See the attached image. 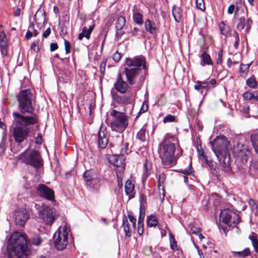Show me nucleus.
I'll use <instances>...</instances> for the list:
<instances>
[{
  "label": "nucleus",
  "instance_id": "f257e3e1",
  "mask_svg": "<svg viewBox=\"0 0 258 258\" xmlns=\"http://www.w3.org/2000/svg\"><path fill=\"white\" fill-rule=\"evenodd\" d=\"M12 125V135L15 141L21 143L27 139L30 132V126L36 124L37 118L33 116H24L14 111Z\"/></svg>",
  "mask_w": 258,
  "mask_h": 258
},
{
  "label": "nucleus",
  "instance_id": "f03ea898",
  "mask_svg": "<svg viewBox=\"0 0 258 258\" xmlns=\"http://www.w3.org/2000/svg\"><path fill=\"white\" fill-rule=\"evenodd\" d=\"M7 248L17 258H27L30 250L27 246V236L25 233L15 231L8 238Z\"/></svg>",
  "mask_w": 258,
  "mask_h": 258
},
{
  "label": "nucleus",
  "instance_id": "7ed1b4c3",
  "mask_svg": "<svg viewBox=\"0 0 258 258\" xmlns=\"http://www.w3.org/2000/svg\"><path fill=\"white\" fill-rule=\"evenodd\" d=\"M174 140L173 137L167 135L160 144L159 154L165 168H168L176 163Z\"/></svg>",
  "mask_w": 258,
  "mask_h": 258
},
{
  "label": "nucleus",
  "instance_id": "20e7f679",
  "mask_svg": "<svg viewBox=\"0 0 258 258\" xmlns=\"http://www.w3.org/2000/svg\"><path fill=\"white\" fill-rule=\"evenodd\" d=\"M127 66L124 69V72L127 81L131 85L135 84L137 77L141 73V67L143 66L146 69L145 58L143 56H136L133 58H127L125 60Z\"/></svg>",
  "mask_w": 258,
  "mask_h": 258
},
{
  "label": "nucleus",
  "instance_id": "39448f33",
  "mask_svg": "<svg viewBox=\"0 0 258 258\" xmlns=\"http://www.w3.org/2000/svg\"><path fill=\"white\" fill-rule=\"evenodd\" d=\"M71 230L69 226L65 224L60 226L53 235L54 244L58 250L64 249L69 242Z\"/></svg>",
  "mask_w": 258,
  "mask_h": 258
},
{
  "label": "nucleus",
  "instance_id": "423d86ee",
  "mask_svg": "<svg viewBox=\"0 0 258 258\" xmlns=\"http://www.w3.org/2000/svg\"><path fill=\"white\" fill-rule=\"evenodd\" d=\"M110 114L113 117L110 123L111 130L118 133L123 132L128 124V116L124 113L114 109L110 111Z\"/></svg>",
  "mask_w": 258,
  "mask_h": 258
},
{
  "label": "nucleus",
  "instance_id": "0eeeda50",
  "mask_svg": "<svg viewBox=\"0 0 258 258\" xmlns=\"http://www.w3.org/2000/svg\"><path fill=\"white\" fill-rule=\"evenodd\" d=\"M18 108L22 113H32L33 95L29 89L21 91L18 95Z\"/></svg>",
  "mask_w": 258,
  "mask_h": 258
},
{
  "label": "nucleus",
  "instance_id": "6e6552de",
  "mask_svg": "<svg viewBox=\"0 0 258 258\" xmlns=\"http://www.w3.org/2000/svg\"><path fill=\"white\" fill-rule=\"evenodd\" d=\"M35 208L38 211L40 218L47 225H52L57 218L58 215L54 209L42 204V205H35Z\"/></svg>",
  "mask_w": 258,
  "mask_h": 258
},
{
  "label": "nucleus",
  "instance_id": "1a4fd4ad",
  "mask_svg": "<svg viewBox=\"0 0 258 258\" xmlns=\"http://www.w3.org/2000/svg\"><path fill=\"white\" fill-rule=\"evenodd\" d=\"M213 152L217 157L224 154H229V142L224 136L217 137L210 143Z\"/></svg>",
  "mask_w": 258,
  "mask_h": 258
},
{
  "label": "nucleus",
  "instance_id": "9d476101",
  "mask_svg": "<svg viewBox=\"0 0 258 258\" xmlns=\"http://www.w3.org/2000/svg\"><path fill=\"white\" fill-rule=\"evenodd\" d=\"M18 159L26 164L37 167L42 165L41 159L38 152L26 151L18 155Z\"/></svg>",
  "mask_w": 258,
  "mask_h": 258
},
{
  "label": "nucleus",
  "instance_id": "9b49d317",
  "mask_svg": "<svg viewBox=\"0 0 258 258\" xmlns=\"http://www.w3.org/2000/svg\"><path fill=\"white\" fill-rule=\"evenodd\" d=\"M111 144L116 154L123 156L130 152L128 144L124 141L122 136H116L113 138Z\"/></svg>",
  "mask_w": 258,
  "mask_h": 258
},
{
  "label": "nucleus",
  "instance_id": "f8f14e48",
  "mask_svg": "<svg viewBox=\"0 0 258 258\" xmlns=\"http://www.w3.org/2000/svg\"><path fill=\"white\" fill-rule=\"evenodd\" d=\"M219 220L226 224L232 226V224L238 223L240 221V218L233 211L229 209H225L220 213Z\"/></svg>",
  "mask_w": 258,
  "mask_h": 258
},
{
  "label": "nucleus",
  "instance_id": "ddd939ff",
  "mask_svg": "<svg viewBox=\"0 0 258 258\" xmlns=\"http://www.w3.org/2000/svg\"><path fill=\"white\" fill-rule=\"evenodd\" d=\"M233 153L243 164L247 163L249 159L251 153L247 147L241 144H238L233 148Z\"/></svg>",
  "mask_w": 258,
  "mask_h": 258
},
{
  "label": "nucleus",
  "instance_id": "4468645a",
  "mask_svg": "<svg viewBox=\"0 0 258 258\" xmlns=\"http://www.w3.org/2000/svg\"><path fill=\"white\" fill-rule=\"evenodd\" d=\"M14 217L16 224L22 227L29 219V216L25 209H21L15 212Z\"/></svg>",
  "mask_w": 258,
  "mask_h": 258
},
{
  "label": "nucleus",
  "instance_id": "2eb2a0df",
  "mask_svg": "<svg viewBox=\"0 0 258 258\" xmlns=\"http://www.w3.org/2000/svg\"><path fill=\"white\" fill-rule=\"evenodd\" d=\"M122 156V155L115 153V155L110 156L108 158L109 162L113 165L114 166L118 168V169H116L117 176H118V172H119L120 174V172L122 171L125 167L124 160Z\"/></svg>",
  "mask_w": 258,
  "mask_h": 258
},
{
  "label": "nucleus",
  "instance_id": "dca6fc26",
  "mask_svg": "<svg viewBox=\"0 0 258 258\" xmlns=\"http://www.w3.org/2000/svg\"><path fill=\"white\" fill-rule=\"evenodd\" d=\"M38 194L40 197L49 201H54V191L44 184H39L37 187Z\"/></svg>",
  "mask_w": 258,
  "mask_h": 258
},
{
  "label": "nucleus",
  "instance_id": "f3484780",
  "mask_svg": "<svg viewBox=\"0 0 258 258\" xmlns=\"http://www.w3.org/2000/svg\"><path fill=\"white\" fill-rule=\"evenodd\" d=\"M221 165V169L225 172L229 173L231 171L230 166V160L229 154H224L217 157Z\"/></svg>",
  "mask_w": 258,
  "mask_h": 258
},
{
  "label": "nucleus",
  "instance_id": "a211bd4d",
  "mask_svg": "<svg viewBox=\"0 0 258 258\" xmlns=\"http://www.w3.org/2000/svg\"><path fill=\"white\" fill-rule=\"evenodd\" d=\"M108 143V135L105 130L101 128L98 134V146L104 149Z\"/></svg>",
  "mask_w": 258,
  "mask_h": 258
},
{
  "label": "nucleus",
  "instance_id": "6ab92c4d",
  "mask_svg": "<svg viewBox=\"0 0 258 258\" xmlns=\"http://www.w3.org/2000/svg\"><path fill=\"white\" fill-rule=\"evenodd\" d=\"M115 89L117 91L125 94L127 92L128 86L126 82L123 80L120 74L118 75L116 81L114 84Z\"/></svg>",
  "mask_w": 258,
  "mask_h": 258
},
{
  "label": "nucleus",
  "instance_id": "aec40b11",
  "mask_svg": "<svg viewBox=\"0 0 258 258\" xmlns=\"http://www.w3.org/2000/svg\"><path fill=\"white\" fill-rule=\"evenodd\" d=\"M126 22L125 19L123 16L119 17L116 22V37L118 39L122 35L124 34V32L122 31V28L124 27Z\"/></svg>",
  "mask_w": 258,
  "mask_h": 258
},
{
  "label": "nucleus",
  "instance_id": "412c9836",
  "mask_svg": "<svg viewBox=\"0 0 258 258\" xmlns=\"http://www.w3.org/2000/svg\"><path fill=\"white\" fill-rule=\"evenodd\" d=\"M115 100L119 103H122L124 104H129L130 106V112H131L134 107L133 99L129 96L122 95V96H117L115 98Z\"/></svg>",
  "mask_w": 258,
  "mask_h": 258
},
{
  "label": "nucleus",
  "instance_id": "4be33fe9",
  "mask_svg": "<svg viewBox=\"0 0 258 258\" xmlns=\"http://www.w3.org/2000/svg\"><path fill=\"white\" fill-rule=\"evenodd\" d=\"M132 11L134 22L139 26L142 25L144 23L143 16L142 14L136 6H134Z\"/></svg>",
  "mask_w": 258,
  "mask_h": 258
},
{
  "label": "nucleus",
  "instance_id": "5701e85b",
  "mask_svg": "<svg viewBox=\"0 0 258 258\" xmlns=\"http://www.w3.org/2000/svg\"><path fill=\"white\" fill-rule=\"evenodd\" d=\"M94 27V24L90 25L89 28H87L86 26L83 27L82 28V32L78 35V39L81 40L85 37L88 40L90 38V35L93 30Z\"/></svg>",
  "mask_w": 258,
  "mask_h": 258
},
{
  "label": "nucleus",
  "instance_id": "b1692460",
  "mask_svg": "<svg viewBox=\"0 0 258 258\" xmlns=\"http://www.w3.org/2000/svg\"><path fill=\"white\" fill-rule=\"evenodd\" d=\"M166 176L164 174H161L159 175L158 179V193L159 198L161 200H163L164 198V192L163 183L165 180Z\"/></svg>",
  "mask_w": 258,
  "mask_h": 258
},
{
  "label": "nucleus",
  "instance_id": "393cba45",
  "mask_svg": "<svg viewBox=\"0 0 258 258\" xmlns=\"http://www.w3.org/2000/svg\"><path fill=\"white\" fill-rule=\"evenodd\" d=\"M87 185L91 191L97 192L99 190V188L101 185V181L98 177H97L90 182H88Z\"/></svg>",
  "mask_w": 258,
  "mask_h": 258
},
{
  "label": "nucleus",
  "instance_id": "a878e982",
  "mask_svg": "<svg viewBox=\"0 0 258 258\" xmlns=\"http://www.w3.org/2000/svg\"><path fill=\"white\" fill-rule=\"evenodd\" d=\"M123 226L125 236L130 237L132 233L135 230V228L129 224L126 218L123 220Z\"/></svg>",
  "mask_w": 258,
  "mask_h": 258
},
{
  "label": "nucleus",
  "instance_id": "bb28decb",
  "mask_svg": "<svg viewBox=\"0 0 258 258\" xmlns=\"http://www.w3.org/2000/svg\"><path fill=\"white\" fill-rule=\"evenodd\" d=\"M125 191L127 195L130 198H133L135 194V186L132 182L127 180L125 184Z\"/></svg>",
  "mask_w": 258,
  "mask_h": 258
},
{
  "label": "nucleus",
  "instance_id": "cd10ccee",
  "mask_svg": "<svg viewBox=\"0 0 258 258\" xmlns=\"http://www.w3.org/2000/svg\"><path fill=\"white\" fill-rule=\"evenodd\" d=\"M145 26L147 31L150 34H154L156 33V27L154 23L150 20L147 19L145 22Z\"/></svg>",
  "mask_w": 258,
  "mask_h": 258
},
{
  "label": "nucleus",
  "instance_id": "c85d7f7f",
  "mask_svg": "<svg viewBox=\"0 0 258 258\" xmlns=\"http://www.w3.org/2000/svg\"><path fill=\"white\" fill-rule=\"evenodd\" d=\"M97 177V174L91 170L86 171L84 173V178L87 184Z\"/></svg>",
  "mask_w": 258,
  "mask_h": 258
},
{
  "label": "nucleus",
  "instance_id": "c756f323",
  "mask_svg": "<svg viewBox=\"0 0 258 258\" xmlns=\"http://www.w3.org/2000/svg\"><path fill=\"white\" fill-rule=\"evenodd\" d=\"M172 15L174 18L175 21L178 23L181 18V10L177 6H174L172 9Z\"/></svg>",
  "mask_w": 258,
  "mask_h": 258
},
{
  "label": "nucleus",
  "instance_id": "7c9ffc66",
  "mask_svg": "<svg viewBox=\"0 0 258 258\" xmlns=\"http://www.w3.org/2000/svg\"><path fill=\"white\" fill-rule=\"evenodd\" d=\"M250 138L254 150L258 154V130L251 135Z\"/></svg>",
  "mask_w": 258,
  "mask_h": 258
},
{
  "label": "nucleus",
  "instance_id": "2f4dec72",
  "mask_svg": "<svg viewBox=\"0 0 258 258\" xmlns=\"http://www.w3.org/2000/svg\"><path fill=\"white\" fill-rule=\"evenodd\" d=\"M201 57L202 58L201 63V65L204 66L205 64H212L213 63L211 59L210 56L209 54H208L205 51H204L203 53L201 54Z\"/></svg>",
  "mask_w": 258,
  "mask_h": 258
},
{
  "label": "nucleus",
  "instance_id": "473e14b6",
  "mask_svg": "<svg viewBox=\"0 0 258 258\" xmlns=\"http://www.w3.org/2000/svg\"><path fill=\"white\" fill-rule=\"evenodd\" d=\"M232 254L234 256L245 257L250 254V251L248 248H245L241 251H232Z\"/></svg>",
  "mask_w": 258,
  "mask_h": 258
},
{
  "label": "nucleus",
  "instance_id": "72a5a7b5",
  "mask_svg": "<svg viewBox=\"0 0 258 258\" xmlns=\"http://www.w3.org/2000/svg\"><path fill=\"white\" fill-rule=\"evenodd\" d=\"M208 82L207 81H198L197 82V84L195 85L194 88L195 90L199 91L201 92V93L202 94L203 92V89L208 90L209 87L207 86H204L203 84H207Z\"/></svg>",
  "mask_w": 258,
  "mask_h": 258
},
{
  "label": "nucleus",
  "instance_id": "f704fd0d",
  "mask_svg": "<svg viewBox=\"0 0 258 258\" xmlns=\"http://www.w3.org/2000/svg\"><path fill=\"white\" fill-rule=\"evenodd\" d=\"M147 224L148 227H155L158 223L157 217L154 215H150L147 217Z\"/></svg>",
  "mask_w": 258,
  "mask_h": 258
},
{
  "label": "nucleus",
  "instance_id": "c9c22d12",
  "mask_svg": "<svg viewBox=\"0 0 258 258\" xmlns=\"http://www.w3.org/2000/svg\"><path fill=\"white\" fill-rule=\"evenodd\" d=\"M34 19L36 23L38 25H41L44 23L45 18L44 15L41 12H37L34 17Z\"/></svg>",
  "mask_w": 258,
  "mask_h": 258
},
{
  "label": "nucleus",
  "instance_id": "e433bc0d",
  "mask_svg": "<svg viewBox=\"0 0 258 258\" xmlns=\"http://www.w3.org/2000/svg\"><path fill=\"white\" fill-rule=\"evenodd\" d=\"M255 251L258 253V239L256 233L253 232L249 236Z\"/></svg>",
  "mask_w": 258,
  "mask_h": 258
},
{
  "label": "nucleus",
  "instance_id": "4c0bfd02",
  "mask_svg": "<svg viewBox=\"0 0 258 258\" xmlns=\"http://www.w3.org/2000/svg\"><path fill=\"white\" fill-rule=\"evenodd\" d=\"M219 27L220 31L223 35L227 36L229 34L230 31V28L228 26L224 23V22H220L219 24Z\"/></svg>",
  "mask_w": 258,
  "mask_h": 258
},
{
  "label": "nucleus",
  "instance_id": "58836bf2",
  "mask_svg": "<svg viewBox=\"0 0 258 258\" xmlns=\"http://www.w3.org/2000/svg\"><path fill=\"white\" fill-rule=\"evenodd\" d=\"M146 130L145 126H143L141 130L138 132L137 138L142 142H145L146 139Z\"/></svg>",
  "mask_w": 258,
  "mask_h": 258
},
{
  "label": "nucleus",
  "instance_id": "ea45409f",
  "mask_svg": "<svg viewBox=\"0 0 258 258\" xmlns=\"http://www.w3.org/2000/svg\"><path fill=\"white\" fill-rule=\"evenodd\" d=\"M250 65L251 63L247 64H241L240 67V73L241 76L245 77L246 75Z\"/></svg>",
  "mask_w": 258,
  "mask_h": 258
},
{
  "label": "nucleus",
  "instance_id": "a19ab883",
  "mask_svg": "<svg viewBox=\"0 0 258 258\" xmlns=\"http://www.w3.org/2000/svg\"><path fill=\"white\" fill-rule=\"evenodd\" d=\"M245 26V19L244 17H240L238 20L236 26V28L239 31L243 30Z\"/></svg>",
  "mask_w": 258,
  "mask_h": 258
},
{
  "label": "nucleus",
  "instance_id": "79ce46f5",
  "mask_svg": "<svg viewBox=\"0 0 258 258\" xmlns=\"http://www.w3.org/2000/svg\"><path fill=\"white\" fill-rule=\"evenodd\" d=\"M169 240H170V246L171 248L174 251H175V250L178 251L179 249L177 247V242L175 240L173 235H171L170 236Z\"/></svg>",
  "mask_w": 258,
  "mask_h": 258
},
{
  "label": "nucleus",
  "instance_id": "37998d69",
  "mask_svg": "<svg viewBox=\"0 0 258 258\" xmlns=\"http://www.w3.org/2000/svg\"><path fill=\"white\" fill-rule=\"evenodd\" d=\"M7 39L5 33H0V46L2 48H5L7 45Z\"/></svg>",
  "mask_w": 258,
  "mask_h": 258
},
{
  "label": "nucleus",
  "instance_id": "c03bdc74",
  "mask_svg": "<svg viewBox=\"0 0 258 258\" xmlns=\"http://www.w3.org/2000/svg\"><path fill=\"white\" fill-rule=\"evenodd\" d=\"M246 84L250 88H255L257 86V83L254 77H250L246 81Z\"/></svg>",
  "mask_w": 258,
  "mask_h": 258
},
{
  "label": "nucleus",
  "instance_id": "a18cd8bd",
  "mask_svg": "<svg viewBox=\"0 0 258 258\" xmlns=\"http://www.w3.org/2000/svg\"><path fill=\"white\" fill-rule=\"evenodd\" d=\"M196 4L197 8L199 10L204 11L205 10V6L204 0H196Z\"/></svg>",
  "mask_w": 258,
  "mask_h": 258
},
{
  "label": "nucleus",
  "instance_id": "49530a36",
  "mask_svg": "<svg viewBox=\"0 0 258 258\" xmlns=\"http://www.w3.org/2000/svg\"><path fill=\"white\" fill-rule=\"evenodd\" d=\"M233 37L234 40V47L235 49H237L239 43V37L237 32H234Z\"/></svg>",
  "mask_w": 258,
  "mask_h": 258
},
{
  "label": "nucleus",
  "instance_id": "de8ad7c7",
  "mask_svg": "<svg viewBox=\"0 0 258 258\" xmlns=\"http://www.w3.org/2000/svg\"><path fill=\"white\" fill-rule=\"evenodd\" d=\"M175 120V116L171 114H168L164 117L163 121L164 123L174 122Z\"/></svg>",
  "mask_w": 258,
  "mask_h": 258
},
{
  "label": "nucleus",
  "instance_id": "09e8293b",
  "mask_svg": "<svg viewBox=\"0 0 258 258\" xmlns=\"http://www.w3.org/2000/svg\"><path fill=\"white\" fill-rule=\"evenodd\" d=\"M180 172L184 175L192 174V168L191 167V162H190L189 167L188 169H181Z\"/></svg>",
  "mask_w": 258,
  "mask_h": 258
},
{
  "label": "nucleus",
  "instance_id": "8fccbe9b",
  "mask_svg": "<svg viewBox=\"0 0 258 258\" xmlns=\"http://www.w3.org/2000/svg\"><path fill=\"white\" fill-rule=\"evenodd\" d=\"M238 11V7H235L234 5H231L229 6L227 10V13L228 14H232L234 12L237 13Z\"/></svg>",
  "mask_w": 258,
  "mask_h": 258
},
{
  "label": "nucleus",
  "instance_id": "3c124183",
  "mask_svg": "<svg viewBox=\"0 0 258 258\" xmlns=\"http://www.w3.org/2000/svg\"><path fill=\"white\" fill-rule=\"evenodd\" d=\"M144 216H145V213H143V210L142 209V208H141V209H140V216H139V220H138V225H139V227L141 226H143L144 224H143V220H144Z\"/></svg>",
  "mask_w": 258,
  "mask_h": 258
},
{
  "label": "nucleus",
  "instance_id": "603ef678",
  "mask_svg": "<svg viewBox=\"0 0 258 258\" xmlns=\"http://www.w3.org/2000/svg\"><path fill=\"white\" fill-rule=\"evenodd\" d=\"M140 32L141 31L138 28L134 27L130 32V34H131L132 36L138 37L140 35Z\"/></svg>",
  "mask_w": 258,
  "mask_h": 258
},
{
  "label": "nucleus",
  "instance_id": "864d4df0",
  "mask_svg": "<svg viewBox=\"0 0 258 258\" xmlns=\"http://www.w3.org/2000/svg\"><path fill=\"white\" fill-rule=\"evenodd\" d=\"M198 154L200 158L204 161L205 162H208V160L206 156L205 155L204 151L202 150L198 149Z\"/></svg>",
  "mask_w": 258,
  "mask_h": 258
},
{
  "label": "nucleus",
  "instance_id": "5fc2aeb1",
  "mask_svg": "<svg viewBox=\"0 0 258 258\" xmlns=\"http://www.w3.org/2000/svg\"><path fill=\"white\" fill-rule=\"evenodd\" d=\"M6 142V136L4 135L2 138L1 143H0V149L1 152H4L5 149Z\"/></svg>",
  "mask_w": 258,
  "mask_h": 258
},
{
  "label": "nucleus",
  "instance_id": "6e6d98bb",
  "mask_svg": "<svg viewBox=\"0 0 258 258\" xmlns=\"http://www.w3.org/2000/svg\"><path fill=\"white\" fill-rule=\"evenodd\" d=\"M243 98L248 100H251L254 98V95L252 93L247 92L243 94Z\"/></svg>",
  "mask_w": 258,
  "mask_h": 258
},
{
  "label": "nucleus",
  "instance_id": "4d7b16f0",
  "mask_svg": "<svg viewBox=\"0 0 258 258\" xmlns=\"http://www.w3.org/2000/svg\"><path fill=\"white\" fill-rule=\"evenodd\" d=\"M143 253L145 255L149 256L152 253V247L150 246H146L143 249Z\"/></svg>",
  "mask_w": 258,
  "mask_h": 258
},
{
  "label": "nucleus",
  "instance_id": "13d9d810",
  "mask_svg": "<svg viewBox=\"0 0 258 258\" xmlns=\"http://www.w3.org/2000/svg\"><path fill=\"white\" fill-rule=\"evenodd\" d=\"M42 242V240L39 237L36 236V237L33 238L31 240V242L33 244L35 245H39Z\"/></svg>",
  "mask_w": 258,
  "mask_h": 258
},
{
  "label": "nucleus",
  "instance_id": "bf43d9fd",
  "mask_svg": "<svg viewBox=\"0 0 258 258\" xmlns=\"http://www.w3.org/2000/svg\"><path fill=\"white\" fill-rule=\"evenodd\" d=\"M128 218L130 222L132 223L131 226L136 228V218L131 214L128 215Z\"/></svg>",
  "mask_w": 258,
  "mask_h": 258
},
{
  "label": "nucleus",
  "instance_id": "052dcab7",
  "mask_svg": "<svg viewBox=\"0 0 258 258\" xmlns=\"http://www.w3.org/2000/svg\"><path fill=\"white\" fill-rule=\"evenodd\" d=\"M252 20H251L250 18H248L247 20V21H246V29H245V31L247 33H249V30L251 28V26L252 25Z\"/></svg>",
  "mask_w": 258,
  "mask_h": 258
},
{
  "label": "nucleus",
  "instance_id": "680f3d73",
  "mask_svg": "<svg viewBox=\"0 0 258 258\" xmlns=\"http://www.w3.org/2000/svg\"><path fill=\"white\" fill-rule=\"evenodd\" d=\"M121 55L117 51L113 55V59L115 62H118L121 58Z\"/></svg>",
  "mask_w": 258,
  "mask_h": 258
},
{
  "label": "nucleus",
  "instance_id": "e2e57ef3",
  "mask_svg": "<svg viewBox=\"0 0 258 258\" xmlns=\"http://www.w3.org/2000/svg\"><path fill=\"white\" fill-rule=\"evenodd\" d=\"M64 46H65V50H66V53H70V50H71V45L70 42H69L67 40H65L64 41Z\"/></svg>",
  "mask_w": 258,
  "mask_h": 258
},
{
  "label": "nucleus",
  "instance_id": "0e129e2a",
  "mask_svg": "<svg viewBox=\"0 0 258 258\" xmlns=\"http://www.w3.org/2000/svg\"><path fill=\"white\" fill-rule=\"evenodd\" d=\"M31 48L35 52L38 51L39 50V46H38V43L36 42H33L31 45Z\"/></svg>",
  "mask_w": 258,
  "mask_h": 258
},
{
  "label": "nucleus",
  "instance_id": "69168bd1",
  "mask_svg": "<svg viewBox=\"0 0 258 258\" xmlns=\"http://www.w3.org/2000/svg\"><path fill=\"white\" fill-rule=\"evenodd\" d=\"M148 105L146 104L143 103L139 113H142L145 112L148 110Z\"/></svg>",
  "mask_w": 258,
  "mask_h": 258
},
{
  "label": "nucleus",
  "instance_id": "338daca9",
  "mask_svg": "<svg viewBox=\"0 0 258 258\" xmlns=\"http://www.w3.org/2000/svg\"><path fill=\"white\" fill-rule=\"evenodd\" d=\"M58 45L56 43H51L50 45V50L51 51H53L57 49Z\"/></svg>",
  "mask_w": 258,
  "mask_h": 258
},
{
  "label": "nucleus",
  "instance_id": "774afa93",
  "mask_svg": "<svg viewBox=\"0 0 258 258\" xmlns=\"http://www.w3.org/2000/svg\"><path fill=\"white\" fill-rule=\"evenodd\" d=\"M51 29L49 28H48L43 33V37L45 38H47L50 34Z\"/></svg>",
  "mask_w": 258,
  "mask_h": 258
}]
</instances>
